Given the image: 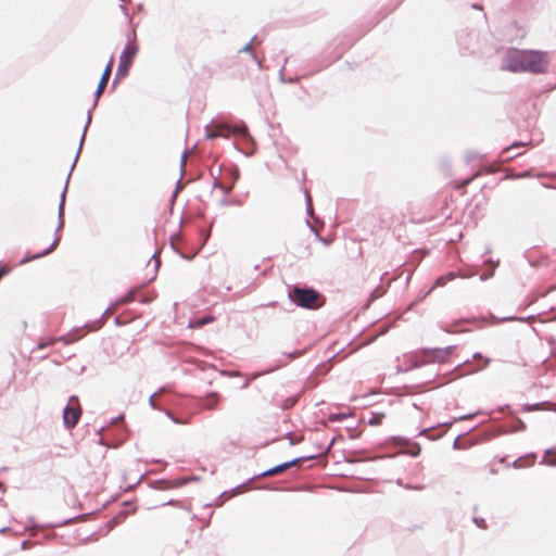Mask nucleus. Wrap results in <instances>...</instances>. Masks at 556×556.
<instances>
[{
  "mask_svg": "<svg viewBox=\"0 0 556 556\" xmlns=\"http://www.w3.org/2000/svg\"><path fill=\"white\" fill-rule=\"evenodd\" d=\"M521 146H523V143H514L511 147L506 148L505 150H503V152H502V153H503V154L508 153V152H509V150H511L513 148L521 147Z\"/></svg>",
  "mask_w": 556,
  "mask_h": 556,
  "instance_id": "16",
  "label": "nucleus"
},
{
  "mask_svg": "<svg viewBox=\"0 0 556 556\" xmlns=\"http://www.w3.org/2000/svg\"><path fill=\"white\" fill-rule=\"evenodd\" d=\"M59 241H60V239L58 237L54 238L52 243L47 249H45L42 252L37 253V254H35V255H33L30 257H26L23 261H21V263L23 264V263H26L28 261L36 260V258H39L41 256L48 255L49 253H51L56 248V245L59 244Z\"/></svg>",
  "mask_w": 556,
  "mask_h": 556,
  "instance_id": "7",
  "label": "nucleus"
},
{
  "mask_svg": "<svg viewBox=\"0 0 556 556\" xmlns=\"http://www.w3.org/2000/svg\"><path fill=\"white\" fill-rule=\"evenodd\" d=\"M543 463L549 466H556V448H551L545 452Z\"/></svg>",
  "mask_w": 556,
  "mask_h": 556,
  "instance_id": "10",
  "label": "nucleus"
},
{
  "mask_svg": "<svg viewBox=\"0 0 556 556\" xmlns=\"http://www.w3.org/2000/svg\"><path fill=\"white\" fill-rule=\"evenodd\" d=\"M530 176V173L529 172H525L522 174H519V175H514V174H507L506 175V178H521V177H529Z\"/></svg>",
  "mask_w": 556,
  "mask_h": 556,
  "instance_id": "14",
  "label": "nucleus"
},
{
  "mask_svg": "<svg viewBox=\"0 0 556 556\" xmlns=\"http://www.w3.org/2000/svg\"><path fill=\"white\" fill-rule=\"evenodd\" d=\"M455 275L453 273L447 274L446 276H441L437 279L435 286L443 287L447 283V281L453 280Z\"/></svg>",
  "mask_w": 556,
  "mask_h": 556,
  "instance_id": "12",
  "label": "nucleus"
},
{
  "mask_svg": "<svg viewBox=\"0 0 556 556\" xmlns=\"http://www.w3.org/2000/svg\"><path fill=\"white\" fill-rule=\"evenodd\" d=\"M81 415L80 405L76 396H72L63 412V421L66 428H74Z\"/></svg>",
  "mask_w": 556,
  "mask_h": 556,
  "instance_id": "4",
  "label": "nucleus"
},
{
  "mask_svg": "<svg viewBox=\"0 0 556 556\" xmlns=\"http://www.w3.org/2000/svg\"><path fill=\"white\" fill-rule=\"evenodd\" d=\"M289 298L296 305L304 308L314 309L323 305L320 294L314 289L294 287L292 291H290Z\"/></svg>",
  "mask_w": 556,
  "mask_h": 556,
  "instance_id": "2",
  "label": "nucleus"
},
{
  "mask_svg": "<svg viewBox=\"0 0 556 556\" xmlns=\"http://www.w3.org/2000/svg\"><path fill=\"white\" fill-rule=\"evenodd\" d=\"M228 134H229V127L226 125H219V126L215 127V129L208 134V138L213 139V138H217V137H228Z\"/></svg>",
  "mask_w": 556,
  "mask_h": 556,
  "instance_id": "8",
  "label": "nucleus"
},
{
  "mask_svg": "<svg viewBox=\"0 0 556 556\" xmlns=\"http://www.w3.org/2000/svg\"><path fill=\"white\" fill-rule=\"evenodd\" d=\"M218 402H219V396H218V394H216V393H212V394H210V395L205 399V401H204V403H203V407H204L205 409H214V408L217 406Z\"/></svg>",
  "mask_w": 556,
  "mask_h": 556,
  "instance_id": "9",
  "label": "nucleus"
},
{
  "mask_svg": "<svg viewBox=\"0 0 556 556\" xmlns=\"http://www.w3.org/2000/svg\"><path fill=\"white\" fill-rule=\"evenodd\" d=\"M8 271H9V269H8L7 267H1V268H0V279H1L4 275H7V274H8Z\"/></svg>",
  "mask_w": 556,
  "mask_h": 556,
  "instance_id": "17",
  "label": "nucleus"
},
{
  "mask_svg": "<svg viewBox=\"0 0 556 556\" xmlns=\"http://www.w3.org/2000/svg\"><path fill=\"white\" fill-rule=\"evenodd\" d=\"M215 318L213 316H205L203 318H198L190 323V328H201L206 324L213 323Z\"/></svg>",
  "mask_w": 556,
  "mask_h": 556,
  "instance_id": "11",
  "label": "nucleus"
},
{
  "mask_svg": "<svg viewBox=\"0 0 556 556\" xmlns=\"http://www.w3.org/2000/svg\"><path fill=\"white\" fill-rule=\"evenodd\" d=\"M113 64H114V60H113V58H111L102 76H101V79L99 81V85H98V88L96 91L97 98H99L103 93V91L108 85V81H109L111 73H112Z\"/></svg>",
  "mask_w": 556,
  "mask_h": 556,
  "instance_id": "5",
  "label": "nucleus"
},
{
  "mask_svg": "<svg viewBox=\"0 0 556 556\" xmlns=\"http://www.w3.org/2000/svg\"><path fill=\"white\" fill-rule=\"evenodd\" d=\"M470 181H471V179H467V180L464 182V185H467V184H469Z\"/></svg>",
  "mask_w": 556,
  "mask_h": 556,
  "instance_id": "20",
  "label": "nucleus"
},
{
  "mask_svg": "<svg viewBox=\"0 0 556 556\" xmlns=\"http://www.w3.org/2000/svg\"><path fill=\"white\" fill-rule=\"evenodd\" d=\"M548 66L546 52L509 49L503 60L502 70L513 73H545Z\"/></svg>",
  "mask_w": 556,
  "mask_h": 556,
  "instance_id": "1",
  "label": "nucleus"
},
{
  "mask_svg": "<svg viewBox=\"0 0 556 556\" xmlns=\"http://www.w3.org/2000/svg\"><path fill=\"white\" fill-rule=\"evenodd\" d=\"M383 417H384V415H383V414H381V415L379 416V418H374V419H371V420H370V424H372V425H374V424H379V422H380V419H381V418H383Z\"/></svg>",
  "mask_w": 556,
  "mask_h": 556,
  "instance_id": "18",
  "label": "nucleus"
},
{
  "mask_svg": "<svg viewBox=\"0 0 556 556\" xmlns=\"http://www.w3.org/2000/svg\"><path fill=\"white\" fill-rule=\"evenodd\" d=\"M298 463H299V459H293L291 462H287L285 464H281L279 466L268 469L267 471H265L263 473V476L271 477V476L279 475V473L283 472L285 470L291 468L292 466L296 465Z\"/></svg>",
  "mask_w": 556,
  "mask_h": 556,
  "instance_id": "6",
  "label": "nucleus"
},
{
  "mask_svg": "<svg viewBox=\"0 0 556 556\" xmlns=\"http://www.w3.org/2000/svg\"><path fill=\"white\" fill-rule=\"evenodd\" d=\"M138 53V47L135 43H128L119 58V64L116 71V78L123 79L128 75L129 68L132 65L135 56Z\"/></svg>",
  "mask_w": 556,
  "mask_h": 556,
  "instance_id": "3",
  "label": "nucleus"
},
{
  "mask_svg": "<svg viewBox=\"0 0 556 556\" xmlns=\"http://www.w3.org/2000/svg\"><path fill=\"white\" fill-rule=\"evenodd\" d=\"M153 400H154V395L150 396V402H151L152 405H154L153 404Z\"/></svg>",
  "mask_w": 556,
  "mask_h": 556,
  "instance_id": "19",
  "label": "nucleus"
},
{
  "mask_svg": "<svg viewBox=\"0 0 556 556\" xmlns=\"http://www.w3.org/2000/svg\"><path fill=\"white\" fill-rule=\"evenodd\" d=\"M55 342L54 339H49V340H41L39 343H38V349L39 350H42L47 346H50L52 345L53 343Z\"/></svg>",
  "mask_w": 556,
  "mask_h": 556,
  "instance_id": "13",
  "label": "nucleus"
},
{
  "mask_svg": "<svg viewBox=\"0 0 556 556\" xmlns=\"http://www.w3.org/2000/svg\"><path fill=\"white\" fill-rule=\"evenodd\" d=\"M233 132L245 135V134H248V129H247L245 126L237 127V128L233 129Z\"/></svg>",
  "mask_w": 556,
  "mask_h": 556,
  "instance_id": "15",
  "label": "nucleus"
}]
</instances>
